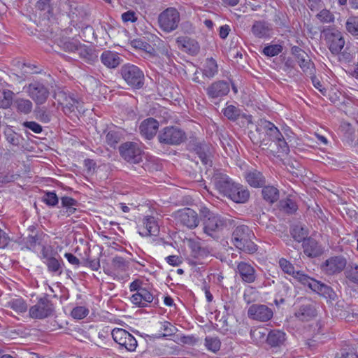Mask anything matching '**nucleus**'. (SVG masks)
Returning a JSON list of instances; mask_svg holds the SVG:
<instances>
[{
    "instance_id": "1",
    "label": "nucleus",
    "mask_w": 358,
    "mask_h": 358,
    "mask_svg": "<svg viewBox=\"0 0 358 358\" xmlns=\"http://www.w3.org/2000/svg\"><path fill=\"white\" fill-rule=\"evenodd\" d=\"M259 134H265L262 139L257 138L255 134L250 133V138L254 144L258 145L264 150L273 155H287L289 152V146L284 136L273 123L266 120H260L256 129Z\"/></svg>"
},
{
    "instance_id": "2",
    "label": "nucleus",
    "mask_w": 358,
    "mask_h": 358,
    "mask_svg": "<svg viewBox=\"0 0 358 358\" xmlns=\"http://www.w3.org/2000/svg\"><path fill=\"white\" fill-rule=\"evenodd\" d=\"M254 233L246 225L237 226L233 233L231 241L238 250L248 254H253L257 250V246L252 241Z\"/></svg>"
},
{
    "instance_id": "3",
    "label": "nucleus",
    "mask_w": 358,
    "mask_h": 358,
    "mask_svg": "<svg viewBox=\"0 0 358 358\" xmlns=\"http://www.w3.org/2000/svg\"><path fill=\"white\" fill-rule=\"evenodd\" d=\"M203 212H206L203 221V232L215 239L218 238L220 234L227 227L230 220L207 209Z\"/></svg>"
},
{
    "instance_id": "4",
    "label": "nucleus",
    "mask_w": 358,
    "mask_h": 358,
    "mask_svg": "<svg viewBox=\"0 0 358 358\" xmlns=\"http://www.w3.org/2000/svg\"><path fill=\"white\" fill-rule=\"evenodd\" d=\"M122 78L128 85L135 89H141L144 85L143 72L136 66L131 64L123 65L120 69Z\"/></svg>"
},
{
    "instance_id": "5",
    "label": "nucleus",
    "mask_w": 358,
    "mask_h": 358,
    "mask_svg": "<svg viewBox=\"0 0 358 358\" xmlns=\"http://www.w3.org/2000/svg\"><path fill=\"white\" fill-rule=\"evenodd\" d=\"M322 33L330 52L333 55H338L344 48L345 44L343 33L331 27L325 28Z\"/></svg>"
},
{
    "instance_id": "6",
    "label": "nucleus",
    "mask_w": 358,
    "mask_h": 358,
    "mask_svg": "<svg viewBox=\"0 0 358 358\" xmlns=\"http://www.w3.org/2000/svg\"><path fill=\"white\" fill-rule=\"evenodd\" d=\"M298 275V278L301 280V283L305 286H308L313 292L332 301L336 299L337 295L330 286L312 278L308 275Z\"/></svg>"
},
{
    "instance_id": "7",
    "label": "nucleus",
    "mask_w": 358,
    "mask_h": 358,
    "mask_svg": "<svg viewBox=\"0 0 358 358\" xmlns=\"http://www.w3.org/2000/svg\"><path fill=\"white\" fill-rule=\"evenodd\" d=\"M180 20V13L173 7H169L162 11L158 17L159 27L165 32L170 33L176 30Z\"/></svg>"
},
{
    "instance_id": "8",
    "label": "nucleus",
    "mask_w": 358,
    "mask_h": 358,
    "mask_svg": "<svg viewBox=\"0 0 358 358\" xmlns=\"http://www.w3.org/2000/svg\"><path fill=\"white\" fill-rule=\"evenodd\" d=\"M53 312V303L44 296L40 298L35 305L29 308V315L32 319L43 320L52 315Z\"/></svg>"
},
{
    "instance_id": "9",
    "label": "nucleus",
    "mask_w": 358,
    "mask_h": 358,
    "mask_svg": "<svg viewBox=\"0 0 358 358\" xmlns=\"http://www.w3.org/2000/svg\"><path fill=\"white\" fill-rule=\"evenodd\" d=\"M185 138V133L176 127H166L158 134L159 141L167 145H179Z\"/></svg>"
},
{
    "instance_id": "10",
    "label": "nucleus",
    "mask_w": 358,
    "mask_h": 358,
    "mask_svg": "<svg viewBox=\"0 0 358 358\" xmlns=\"http://www.w3.org/2000/svg\"><path fill=\"white\" fill-rule=\"evenodd\" d=\"M24 88L36 105L43 104L49 96L50 93L48 87L38 81H34Z\"/></svg>"
},
{
    "instance_id": "11",
    "label": "nucleus",
    "mask_w": 358,
    "mask_h": 358,
    "mask_svg": "<svg viewBox=\"0 0 358 358\" xmlns=\"http://www.w3.org/2000/svg\"><path fill=\"white\" fill-rule=\"evenodd\" d=\"M121 157L131 164H138L142 162V150L137 143L126 142L119 147Z\"/></svg>"
},
{
    "instance_id": "12",
    "label": "nucleus",
    "mask_w": 358,
    "mask_h": 358,
    "mask_svg": "<svg viewBox=\"0 0 358 358\" xmlns=\"http://www.w3.org/2000/svg\"><path fill=\"white\" fill-rule=\"evenodd\" d=\"M347 265V259L342 255H336L326 259L321 265V270L327 275L341 273Z\"/></svg>"
},
{
    "instance_id": "13",
    "label": "nucleus",
    "mask_w": 358,
    "mask_h": 358,
    "mask_svg": "<svg viewBox=\"0 0 358 358\" xmlns=\"http://www.w3.org/2000/svg\"><path fill=\"white\" fill-rule=\"evenodd\" d=\"M112 337L120 347L124 348L127 350L133 352L137 347V341L127 331L120 328L113 329Z\"/></svg>"
},
{
    "instance_id": "14",
    "label": "nucleus",
    "mask_w": 358,
    "mask_h": 358,
    "mask_svg": "<svg viewBox=\"0 0 358 358\" xmlns=\"http://www.w3.org/2000/svg\"><path fill=\"white\" fill-rule=\"evenodd\" d=\"M229 91V83L223 80L214 81L206 88V94L210 100H220L227 96Z\"/></svg>"
},
{
    "instance_id": "15",
    "label": "nucleus",
    "mask_w": 358,
    "mask_h": 358,
    "mask_svg": "<svg viewBox=\"0 0 358 358\" xmlns=\"http://www.w3.org/2000/svg\"><path fill=\"white\" fill-rule=\"evenodd\" d=\"M273 315V310L264 304H252L248 310V317L259 322H268Z\"/></svg>"
},
{
    "instance_id": "16",
    "label": "nucleus",
    "mask_w": 358,
    "mask_h": 358,
    "mask_svg": "<svg viewBox=\"0 0 358 358\" xmlns=\"http://www.w3.org/2000/svg\"><path fill=\"white\" fill-rule=\"evenodd\" d=\"M176 217L178 222L190 229L196 227L199 223L197 213L189 208L178 210Z\"/></svg>"
},
{
    "instance_id": "17",
    "label": "nucleus",
    "mask_w": 358,
    "mask_h": 358,
    "mask_svg": "<svg viewBox=\"0 0 358 358\" xmlns=\"http://www.w3.org/2000/svg\"><path fill=\"white\" fill-rule=\"evenodd\" d=\"M212 181L220 193L225 196H227L229 190L236 184L227 175L220 172H217L213 175Z\"/></svg>"
},
{
    "instance_id": "18",
    "label": "nucleus",
    "mask_w": 358,
    "mask_h": 358,
    "mask_svg": "<svg viewBox=\"0 0 358 358\" xmlns=\"http://www.w3.org/2000/svg\"><path fill=\"white\" fill-rule=\"evenodd\" d=\"M129 267V262L122 257H115L111 262V266L108 269L106 273L118 280L123 279L122 274L125 273Z\"/></svg>"
},
{
    "instance_id": "19",
    "label": "nucleus",
    "mask_w": 358,
    "mask_h": 358,
    "mask_svg": "<svg viewBox=\"0 0 358 358\" xmlns=\"http://www.w3.org/2000/svg\"><path fill=\"white\" fill-rule=\"evenodd\" d=\"M159 129V122L152 117L143 120L139 125V132L145 139L150 140L156 135Z\"/></svg>"
},
{
    "instance_id": "20",
    "label": "nucleus",
    "mask_w": 358,
    "mask_h": 358,
    "mask_svg": "<svg viewBox=\"0 0 358 358\" xmlns=\"http://www.w3.org/2000/svg\"><path fill=\"white\" fill-rule=\"evenodd\" d=\"M236 272L240 275L242 281L245 283H252L257 279V275L255 268L245 262L238 263Z\"/></svg>"
},
{
    "instance_id": "21",
    "label": "nucleus",
    "mask_w": 358,
    "mask_h": 358,
    "mask_svg": "<svg viewBox=\"0 0 358 358\" xmlns=\"http://www.w3.org/2000/svg\"><path fill=\"white\" fill-rule=\"evenodd\" d=\"M250 192L241 184L236 183L227 197L236 203H245L250 198Z\"/></svg>"
},
{
    "instance_id": "22",
    "label": "nucleus",
    "mask_w": 358,
    "mask_h": 358,
    "mask_svg": "<svg viewBox=\"0 0 358 358\" xmlns=\"http://www.w3.org/2000/svg\"><path fill=\"white\" fill-rule=\"evenodd\" d=\"M100 60L108 69H116L123 61L118 52L112 50H104L100 56Z\"/></svg>"
},
{
    "instance_id": "23",
    "label": "nucleus",
    "mask_w": 358,
    "mask_h": 358,
    "mask_svg": "<svg viewBox=\"0 0 358 358\" xmlns=\"http://www.w3.org/2000/svg\"><path fill=\"white\" fill-rule=\"evenodd\" d=\"M178 47L191 55H196L200 50L199 43L188 36H179L176 38Z\"/></svg>"
},
{
    "instance_id": "24",
    "label": "nucleus",
    "mask_w": 358,
    "mask_h": 358,
    "mask_svg": "<svg viewBox=\"0 0 358 358\" xmlns=\"http://www.w3.org/2000/svg\"><path fill=\"white\" fill-rule=\"evenodd\" d=\"M144 231L140 232L143 236H157L159 232V226L157 219L151 215L144 217L143 219Z\"/></svg>"
},
{
    "instance_id": "25",
    "label": "nucleus",
    "mask_w": 358,
    "mask_h": 358,
    "mask_svg": "<svg viewBox=\"0 0 358 358\" xmlns=\"http://www.w3.org/2000/svg\"><path fill=\"white\" fill-rule=\"evenodd\" d=\"M154 299L153 295L146 288L140 289L131 297V302L138 307H146Z\"/></svg>"
},
{
    "instance_id": "26",
    "label": "nucleus",
    "mask_w": 358,
    "mask_h": 358,
    "mask_svg": "<svg viewBox=\"0 0 358 358\" xmlns=\"http://www.w3.org/2000/svg\"><path fill=\"white\" fill-rule=\"evenodd\" d=\"M272 29L268 22L265 21H255L251 28L252 34L259 38H268L271 36Z\"/></svg>"
},
{
    "instance_id": "27",
    "label": "nucleus",
    "mask_w": 358,
    "mask_h": 358,
    "mask_svg": "<svg viewBox=\"0 0 358 358\" xmlns=\"http://www.w3.org/2000/svg\"><path fill=\"white\" fill-rule=\"evenodd\" d=\"M294 315L299 320L307 322L316 316V310L313 305L310 303L302 304L295 312Z\"/></svg>"
},
{
    "instance_id": "28",
    "label": "nucleus",
    "mask_w": 358,
    "mask_h": 358,
    "mask_svg": "<svg viewBox=\"0 0 358 358\" xmlns=\"http://www.w3.org/2000/svg\"><path fill=\"white\" fill-rule=\"evenodd\" d=\"M302 246L304 253L308 257H315L322 253V248L314 238H306L303 242Z\"/></svg>"
},
{
    "instance_id": "29",
    "label": "nucleus",
    "mask_w": 358,
    "mask_h": 358,
    "mask_svg": "<svg viewBox=\"0 0 358 358\" xmlns=\"http://www.w3.org/2000/svg\"><path fill=\"white\" fill-rule=\"evenodd\" d=\"M3 134L7 142L11 145L17 148L24 147V138L21 134L15 132L12 127H7L5 128Z\"/></svg>"
},
{
    "instance_id": "30",
    "label": "nucleus",
    "mask_w": 358,
    "mask_h": 358,
    "mask_svg": "<svg viewBox=\"0 0 358 358\" xmlns=\"http://www.w3.org/2000/svg\"><path fill=\"white\" fill-rule=\"evenodd\" d=\"M285 340V333L276 329L270 331L266 337V342L271 347H279L284 344Z\"/></svg>"
},
{
    "instance_id": "31",
    "label": "nucleus",
    "mask_w": 358,
    "mask_h": 358,
    "mask_svg": "<svg viewBox=\"0 0 358 358\" xmlns=\"http://www.w3.org/2000/svg\"><path fill=\"white\" fill-rule=\"evenodd\" d=\"M245 178L248 183L255 188L262 187L266 183L265 178L262 173L257 170L246 173Z\"/></svg>"
},
{
    "instance_id": "32",
    "label": "nucleus",
    "mask_w": 358,
    "mask_h": 358,
    "mask_svg": "<svg viewBox=\"0 0 358 358\" xmlns=\"http://www.w3.org/2000/svg\"><path fill=\"white\" fill-rule=\"evenodd\" d=\"M292 287L289 285L280 282L277 286V293L274 302L276 305L282 304L285 302V299L291 296Z\"/></svg>"
},
{
    "instance_id": "33",
    "label": "nucleus",
    "mask_w": 358,
    "mask_h": 358,
    "mask_svg": "<svg viewBox=\"0 0 358 358\" xmlns=\"http://www.w3.org/2000/svg\"><path fill=\"white\" fill-rule=\"evenodd\" d=\"M194 150L203 164H211V152L210 146L208 144L198 143L195 145Z\"/></svg>"
},
{
    "instance_id": "34",
    "label": "nucleus",
    "mask_w": 358,
    "mask_h": 358,
    "mask_svg": "<svg viewBox=\"0 0 358 358\" xmlns=\"http://www.w3.org/2000/svg\"><path fill=\"white\" fill-rule=\"evenodd\" d=\"M77 52L80 57L88 64H93L97 61L98 57L96 55L94 50L85 45L80 43L77 50Z\"/></svg>"
},
{
    "instance_id": "35",
    "label": "nucleus",
    "mask_w": 358,
    "mask_h": 358,
    "mask_svg": "<svg viewBox=\"0 0 358 358\" xmlns=\"http://www.w3.org/2000/svg\"><path fill=\"white\" fill-rule=\"evenodd\" d=\"M218 73V65L215 59L213 57H208L206 59L202 69L203 76L211 79Z\"/></svg>"
},
{
    "instance_id": "36",
    "label": "nucleus",
    "mask_w": 358,
    "mask_h": 358,
    "mask_svg": "<svg viewBox=\"0 0 358 358\" xmlns=\"http://www.w3.org/2000/svg\"><path fill=\"white\" fill-rule=\"evenodd\" d=\"M13 106L18 113L24 115L29 114L33 108L32 102L30 100L24 98H17L14 101Z\"/></svg>"
},
{
    "instance_id": "37",
    "label": "nucleus",
    "mask_w": 358,
    "mask_h": 358,
    "mask_svg": "<svg viewBox=\"0 0 358 358\" xmlns=\"http://www.w3.org/2000/svg\"><path fill=\"white\" fill-rule=\"evenodd\" d=\"M6 306L13 310L17 314L26 313L28 308L26 301L21 297L12 299Z\"/></svg>"
},
{
    "instance_id": "38",
    "label": "nucleus",
    "mask_w": 358,
    "mask_h": 358,
    "mask_svg": "<svg viewBox=\"0 0 358 358\" xmlns=\"http://www.w3.org/2000/svg\"><path fill=\"white\" fill-rule=\"evenodd\" d=\"M279 266L282 271L288 275H292L294 279L301 283V280L298 278L299 275H306L303 272L298 271H296L294 266L286 259L281 258L279 260Z\"/></svg>"
},
{
    "instance_id": "39",
    "label": "nucleus",
    "mask_w": 358,
    "mask_h": 358,
    "mask_svg": "<svg viewBox=\"0 0 358 358\" xmlns=\"http://www.w3.org/2000/svg\"><path fill=\"white\" fill-rule=\"evenodd\" d=\"M262 194L264 199L269 203H273L279 199V191L274 186H264Z\"/></svg>"
},
{
    "instance_id": "40",
    "label": "nucleus",
    "mask_w": 358,
    "mask_h": 358,
    "mask_svg": "<svg viewBox=\"0 0 358 358\" xmlns=\"http://www.w3.org/2000/svg\"><path fill=\"white\" fill-rule=\"evenodd\" d=\"M268 329L264 327L253 328L250 330V335L254 343L256 344H262L266 341L268 335Z\"/></svg>"
},
{
    "instance_id": "41",
    "label": "nucleus",
    "mask_w": 358,
    "mask_h": 358,
    "mask_svg": "<svg viewBox=\"0 0 358 358\" xmlns=\"http://www.w3.org/2000/svg\"><path fill=\"white\" fill-rule=\"evenodd\" d=\"M222 112L224 115L231 121L237 120L241 115V110L234 105L227 106Z\"/></svg>"
},
{
    "instance_id": "42",
    "label": "nucleus",
    "mask_w": 358,
    "mask_h": 358,
    "mask_svg": "<svg viewBox=\"0 0 358 358\" xmlns=\"http://www.w3.org/2000/svg\"><path fill=\"white\" fill-rule=\"evenodd\" d=\"M62 206L66 208V213L68 216L75 213L76 208H75L78 205V201L69 196H63L61 198Z\"/></svg>"
},
{
    "instance_id": "43",
    "label": "nucleus",
    "mask_w": 358,
    "mask_h": 358,
    "mask_svg": "<svg viewBox=\"0 0 358 358\" xmlns=\"http://www.w3.org/2000/svg\"><path fill=\"white\" fill-rule=\"evenodd\" d=\"M80 43L77 40L71 38H66L61 40L59 42V46L66 52H75L79 47Z\"/></svg>"
},
{
    "instance_id": "44",
    "label": "nucleus",
    "mask_w": 358,
    "mask_h": 358,
    "mask_svg": "<svg viewBox=\"0 0 358 358\" xmlns=\"http://www.w3.org/2000/svg\"><path fill=\"white\" fill-rule=\"evenodd\" d=\"M345 275L350 282L358 285V265L349 264L345 271Z\"/></svg>"
},
{
    "instance_id": "45",
    "label": "nucleus",
    "mask_w": 358,
    "mask_h": 358,
    "mask_svg": "<svg viewBox=\"0 0 358 358\" xmlns=\"http://www.w3.org/2000/svg\"><path fill=\"white\" fill-rule=\"evenodd\" d=\"M300 68L307 76H312L315 72L314 63L310 60L309 56L306 59L298 62Z\"/></svg>"
},
{
    "instance_id": "46",
    "label": "nucleus",
    "mask_w": 358,
    "mask_h": 358,
    "mask_svg": "<svg viewBox=\"0 0 358 358\" xmlns=\"http://www.w3.org/2000/svg\"><path fill=\"white\" fill-rule=\"evenodd\" d=\"M292 235L295 241L300 243L301 241L303 242L306 239L308 232L304 227L296 225L292 229Z\"/></svg>"
},
{
    "instance_id": "47",
    "label": "nucleus",
    "mask_w": 358,
    "mask_h": 358,
    "mask_svg": "<svg viewBox=\"0 0 358 358\" xmlns=\"http://www.w3.org/2000/svg\"><path fill=\"white\" fill-rule=\"evenodd\" d=\"M66 103L63 106V110L65 113L73 112L76 108L78 109L81 107V102L80 100L74 97L69 96L66 99Z\"/></svg>"
},
{
    "instance_id": "48",
    "label": "nucleus",
    "mask_w": 358,
    "mask_h": 358,
    "mask_svg": "<svg viewBox=\"0 0 358 358\" xmlns=\"http://www.w3.org/2000/svg\"><path fill=\"white\" fill-rule=\"evenodd\" d=\"M345 27L351 35L358 38V17H349L346 21Z\"/></svg>"
},
{
    "instance_id": "49",
    "label": "nucleus",
    "mask_w": 358,
    "mask_h": 358,
    "mask_svg": "<svg viewBox=\"0 0 358 358\" xmlns=\"http://www.w3.org/2000/svg\"><path fill=\"white\" fill-rule=\"evenodd\" d=\"M205 345L208 350L216 352L220 349L221 342L217 337L207 336L205 338Z\"/></svg>"
},
{
    "instance_id": "50",
    "label": "nucleus",
    "mask_w": 358,
    "mask_h": 358,
    "mask_svg": "<svg viewBox=\"0 0 358 358\" xmlns=\"http://www.w3.org/2000/svg\"><path fill=\"white\" fill-rule=\"evenodd\" d=\"M42 201L48 206L54 207L59 203V199L55 192H46L44 193Z\"/></svg>"
},
{
    "instance_id": "51",
    "label": "nucleus",
    "mask_w": 358,
    "mask_h": 358,
    "mask_svg": "<svg viewBox=\"0 0 358 358\" xmlns=\"http://www.w3.org/2000/svg\"><path fill=\"white\" fill-rule=\"evenodd\" d=\"M36 116L41 122L48 123L51 120V113L45 107H37L36 108Z\"/></svg>"
},
{
    "instance_id": "52",
    "label": "nucleus",
    "mask_w": 358,
    "mask_h": 358,
    "mask_svg": "<svg viewBox=\"0 0 358 358\" xmlns=\"http://www.w3.org/2000/svg\"><path fill=\"white\" fill-rule=\"evenodd\" d=\"M316 17L322 23H331L334 22V14L327 9H322L316 15Z\"/></svg>"
},
{
    "instance_id": "53",
    "label": "nucleus",
    "mask_w": 358,
    "mask_h": 358,
    "mask_svg": "<svg viewBox=\"0 0 358 358\" xmlns=\"http://www.w3.org/2000/svg\"><path fill=\"white\" fill-rule=\"evenodd\" d=\"M120 134L116 131H109L106 136V141L107 144L112 148H115L120 141Z\"/></svg>"
},
{
    "instance_id": "54",
    "label": "nucleus",
    "mask_w": 358,
    "mask_h": 358,
    "mask_svg": "<svg viewBox=\"0 0 358 358\" xmlns=\"http://www.w3.org/2000/svg\"><path fill=\"white\" fill-rule=\"evenodd\" d=\"M282 50V47L280 45L275 44L266 46L262 52L268 57H274L280 53Z\"/></svg>"
},
{
    "instance_id": "55",
    "label": "nucleus",
    "mask_w": 358,
    "mask_h": 358,
    "mask_svg": "<svg viewBox=\"0 0 358 358\" xmlns=\"http://www.w3.org/2000/svg\"><path fill=\"white\" fill-rule=\"evenodd\" d=\"M48 268V271L54 273H62V267L60 262L55 257L49 258L48 262H44Z\"/></svg>"
},
{
    "instance_id": "56",
    "label": "nucleus",
    "mask_w": 358,
    "mask_h": 358,
    "mask_svg": "<svg viewBox=\"0 0 358 358\" xmlns=\"http://www.w3.org/2000/svg\"><path fill=\"white\" fill-rule=\"evenodd\" d=\"M280 207L288 213H292L297 209L296 203L289 199L281 201Z\"/></svg>"
},
{
    "instance_id": "57",
    "label": "nucleus",
    "mask_w": 358,
    "mask_h": 358,
    "mask_svg": "<svg viewBox=\"0 0 358 358\" xmlns=\"http://www.w3.org/2000/svg\"><path fill=\"white\" fill-rule=\"evenodd\" d=\"M36 7L38 10L47 13H51L52 11L51 0H38L36 4Z\"/></svg>"
},
{
    "instance_id": "58",
    "label": "nucleus",
    "mask_w": 358,
    "mask_h": 358,
    "mask_svg": "<svg viewBox=\"0 0 358 358\" xmlns=\"http://www.w3.org/2000/svg\"><path fill=\"white\" fill-rule=\"evenodd\" d=\"M89 313V310L84 306H77L71 311V315L76 319H83Z\"/></svg>"
},
{
    "instance_id": "59",
    "label": "nucleus",
    "mask_w": 358,
    "mask_h": 358,
    "mask_svg": "<svg viewBox=\"0 0 358 358\" xmlns=\"http://www.w3.org/2000/svg\"><path fill=\"white\" fill-rule=\"evenodd\" d=\"M22 126L31 130L35 134H40L43 131L42 127L37 122L34 121H26L22 123Z\"/></svg>"
},
{
    "instance_id": "60",
    "label": "nucleus",
    "mask_w": 358,
    "mask_h": 358,
    "mask_svg": "<svg viewBox=\"0 0 358 358\" xmlns=\"http://www.w3.org/2000/svg\"><path fill=\"white\" fill-rule=\"evenodd\" d=\"M122 20L124 22H135L137 21L136 13L133 10H128L122 14Z\"/></svg>"
},
{
    "instance_id": "61",
    "label": "nucleus",
    "mask_w": 358,
    "mask_h": 358,
    "mask_svg": "<svg viewBox=\"0 0 358 358\" xmlns=\"http://www.w3.org/2000/svg\"><path fill=\"white\" fill-rule=\"evenodd\" d=\"M38 240V238L36 235H34V236L29 235L26 238V241H25L27 248L34 249L36 247Z\"/></svg>"
},
{
    "instance_id": "62",
    "label": "nucleus",
    "mask_w": 358,
    "mask_h": 358,
    "mask_svg": "<svg viewBox=\"0 0 358 358\" xmlns=\"http://www.w3.org/2000/svg\"><path fill=\"white\" fill-rule=\"evenodd\" d=\"M160 53L165 56L169 61H171V57H173V53L170 50V47L168 45H164L159 48Z\"/></svg>"
},
{
    "instance_id": "63",
    "label": "nucleus",
    "mask_w": 358,
    "mask_h": 358,
    "mask_svg": "<svg viewBox=\"0 0 358 358\" xmlns=\"http://www.w3.org/2000/svg\"><path fill=\"white\" fill-rule=\"evenodd\" d=\"M166 262L171 266H178L182 262L180 258L177 255H170L166 258Z\"/></svg>"
},
{
    "instance_id": "64",
    "label": "nucleus",
    "mask_w": 358,
    "mask_h": 358,
    "mask_svg": "<svg viewBox=\"0 0 358 358\" xmlns=\"http://www.w3.org/2000/svg\"><path fill=\"white\" fill-rule=\"evenodd\" d=\"M308 6L312 11L321 8L322 0H308Z\"/></svg>"
}]
</instances>
